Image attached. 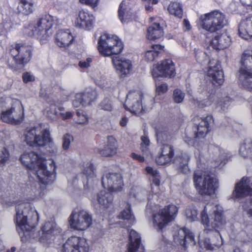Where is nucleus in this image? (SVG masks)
Wrapping results in <instances>:
<instances>
[{
    "instance_id": "32",
    "label": "nucleus",
    "mask_w": 252,
    "mask_h": 252,
    "mask_svg": "<svg viewBox=\"0 0 252 252\" xmlns=\"http://www.w3.org/2000/svg\"><path fill=\"white\" fill-rule=\"evenodd\" d=\"M128 7L127 2L123 1L120 4L118 9V16L119 19L122 23H128L132 20L133 17L132 12Z\"/></svg>"
},
{
    "instance_id": "64",
    "label": "nucleus",
    "mask_w": 252,
    "mask_h": 252,
    "mask_svg": "<svg viewBox=\"0 0 252 252\" xmlns=\"http://www.w3.org/2000/svg\"><path fill=\"white\" fill-rule=\"evenodd\" d=\"M88 118L87 116L84 114L81 113V116L80 117H79L77 123L79 124H86L88 123Z\"/></svg>"
},
{
    "instance_id": "23",
    "label": "nucleus",
    "mask_w": 252,
    "mask_h": 252,
    "mask_svg": "<svg viewBox=\"0 0 252 252\" xmlns=\"http://www.w3.org/2000/svg\"><path fill=\"white\" fill-rule=\"evenodd\" d=\"M59 232L56 223L53 221H47L42 227L41 232H39L38 240L44 245L48 243V241L51 238L52 235Z\"/></svg>"
},
{
    "instance_id": "3",
    "label": "nucleus",
    "mask_w": 252,
    "mask_h": 252,
    "mask_svg": "<svg viewBox=\"0 0 252 252\" xmlns=\"http://www.w3.org/2000/svg\"><path fill=\"white\" fill-rule=\"evenodd\" d=\"M39 217L32 205L28 202H22L16 206L15 221L17 230L20 233L31 231L37 224Z\"/></svg>"
},
{
    "instance_id": "56",
    "label": "nucleus",
    "mask_w": 252,
    "mask_h": 252,
    "mask_svg": "<svg viewBox=\"0 0 252 252\" xmlns=\"http://www.w3.org/2000/svg\"><path fill=\"white\" fill-rule=\"evenodd\" d=\"M157 56V54L150 49L145 53V59L148 62H152Z\"/></svg>"
},
{
    "instance_id": "12",
    "label": "nucleus",
    "mask_w": 252,
    "mask_h": 252,
    "mask_svg": "<svg viewBox=\"0 0 252 252\" xmlns=\"http://www.w3.org/2000/svg\"><path fill=\"white\" fill-rule=\"evenodd\" d=\"M32 47L25 44H16L10 49V53L13 57L16 64L23 65L27 63L32 57Z\"/></svg>"
},
{
    "instance_id": "47",
    "label": "nucleus",
    "mask_w": 252,
    "mask_h": 252,
    "mask_svg": "<svg viewBox=\"0 0 252 252\" xmlns=\"http://www.w3.org/2000/svg\"><path fill=\"white\" fill-rule=\"evenodd\" d=\"M9 153L4 147H0V166L4 165L8 160Z\"/></svg>"
},
{
    "instance_id": "18",
    "label": "nucleus",
    "mask_w": 252,
    "mask_h": 252,
    "mask_svg": "<svg viewBox=\"0 0 252 252\" xmlns=\"http://www.w3.org/2000/svg\"><path fill=\"white\" fill-rule=\"evenodd\" d=\"M97 93L95 90L88 89L83 93L76 94L73 100L72 105L74 107H78L81 105H89L95 101Z\"/></svg>"
},
{
    "instance_id": "6",
    "label": "nucleus",
    "mask_w": 252,
    "mask_h": 252,
    "mask_svg": "<svg viewBox=\"0 0 252 252\" xmlns=\"http://www.w3.org/2000/svg\"><path fill=\"white\" fill-rule=\"evenodd\" d=\"M193 179L195 188L199 193L202 195H211L214 194L218 187V180L205 173L195 171Z\"/></svg>"
},
{
    "instance_id": "52",
    "label": "nucleus",
    "mask_w": 252,
    "mask_h": 252,
    "mask_svg": "<svg viewBox=\"0 0 252 252\" xmlns=\"http://www.w3.org/2000/svg\"><path fill=\"white\" fill-rule=\"evenodd\" d=\"M47 146V150L49 152L53 155H56L58 152V147L53 142V140L50 136V140L46 143V146Z\"/></svg>"
},
{
    "instance_id": "43",
    "label": "nucleus",
    "mask_w": 252,
    "mask_h": 252,
    "mask_svg": "<svg viewBox=\"0 0 252 252\" xmlns=\"http://www.w3.org/2000/svg\"><path fill=\"white\" fill-rule=\"evenodd\" d=\"M146 173L153 177V183L156 186L160 184V175L159 172L151 166H147L145 168Z\"/></svg>"
},
{
    "instance_id": "45",
    "label": "nucleus",
    "mask_w": 252,
    "mask_h": 252,
    "mask_svg": "<svg viewBox=\"0 0 252 252\" xmlns=\"http://www.w3.org/2000/svg\"><path fill=\"white\" fill-rule=\"evenodd\" d=\"M156 135L158 142L162 143L167 141L169 136L167 131L165 129L158 128L157 129Z\"/></svg>"
},
{
    "instance_id": "31",
    "label": "nucleus",
    "mask_w": 252,
    "mask_h": 252,
    "mask_svg": "<svg viewBox=\"0 0 252 252\" xmlns=\"http://www.w3.org/2000/svg\"><path fill=\"white\" fill-rule=\"evenodd\" d=\"M231 42L230 37L226 34H221L216 36L212 40L211 44L212 47L216 50H223L228 47Z\"/></svg>"
},
{
    "instance_id": "17",
    "label": "nucleus",
    "mask_w": 252,
    "mask_h": 252,
    "mask_svg": "<svg viewBox=\"0 0 252 252\" xmlns=\"http://www.w3.org/2000/svg\"><path fill=\"white\" fill-rule=\"evenodd\" d=\"M114 68L121 78L127 77L132 71V61L124 57H117L113 59Z\"/></svg>"
},
{
    "instance_id": "40",
    "label": "nucleus",
    "mask_w": 252,
    "mask_h": 252,
    "mask_svg": "<svg viewBox=\"0 0 252 252\" xmlns=\"http://www.w3.org/2000/svg\"><path fill=\"white\" fill-rule=\"evenodd\" d=\"M215 100V96L210 94L206 99L199 100L197 99L192 98L191 100L192 103L196 106L203 108L210 106Z\"/></svg>"
},
{
    "instance_id": "14",
    "label": "nucleus",
    "mask_w": 252,
    "mask_h": 252,
    "mask_svg": "<svg viewBox=\"0 0 252 252\" xmlns=\"http://www.w3.org/2000/svg\"><path fill=\"white\" fill-rule=\"evenodd\" d=\"M142 93L139 91H130L127 94L125 106L128 110L135 114L145 111L142 104Z\"/></svg>"
},
{
    "instance_id": "48",
    "label": "nucleus",
    "mask_w": 252,
    "mask_h": 252,
    "mask_svg": "<svg viewBox=\"0 0 252 252\" xmlns=\"http://www.w3.org/2000/svg\"><path fill=\"white\" fill-rule=\"evenodd\" d=\"M73 140V136L68 134H65L63 137L62 148L64 150H67L70 147L71 143Z\"/></svg>"
},
{
    "instance_id": "15",
    "label": "nucleus",
    "mask_w": 252,
    "mask_h": 252,
    "mask_svg": "<svg viewBox=\"0 0 252 252\" xmlns=\"http://www.w3.org/2000/svg\"><path fill=\"white\" fill-rule=\"evenodd\" d=\"M89 246L85 239L73 236L63 244L62 252H89Z\"/></svg>"
},
{
    "instance_id": "37",
    "label": "nucleus",
    "mask_w": 252,
    "mask_h": 252,
    "mask_svg": "<svg viewBox=\"0 0 252 252\" xmlns=\"http://www.w3.org/2000/svg\"><path fill=\"white\" fill-rule=\"evenodd\" d=\"M119 217L123 220V227H128L131 225L134 221V218L130 209V206L127 205V208L124 210L119 215Z\"/></svg>"
},
{
    "instance_id": "20",
    "label": "nucleus",
    "mask_w": 252,
    "mask_h": 252,
    "mask_svg": "<svg viewBox=\"0 0 252 252\" xmlns=\"http://www.w3.org/2000/svg\"><path fill=\"white\" fill-rule=\"evenodd\" d=\"M210 66L207 71V76L214 85H221L224 81L223 73L220 63L218 62H209Z\"/></svg>"
},
{
    "instance_id": "63",
    "label": "nucleus",
    "mask_w": 252,
    "mask_h": 252,
    "mask_svg": "<svg viewBox=\"0 0 252 252\" xmlns=\"http://www.w3.org/2000/svg\"><path fill=\"white\" fill-rule=\"evenodd\" d=\"M141 189L137 187H133L131 189L130 194L135 198L139 197V193L141 192Z\"/></svg>"
},
{
    "instance_id": "61",
    "label": "nucleus",
    "mask_w": 252,
    "mask_h": 252,
    "mask_svg": "<svg viewBox=\"0 0 252 252\" xmlns=\"http://www.w3.org/2000/svg\"><path fill=\"white\" fill-rule=\"evenodd\" d=\"M157 55L163 51L164 46L158 44L153 45L150 48Z\"/></svg>"
},
{
    "instance_id": "4",
    "label": "nucleus",
    "mask_w": 252,
    "mask_h": 252,
    "mask_svg": "<svg viewBox=\"0 0 252 252\" xmlns=\"http://www.w3.org/2000/svg\"><path fill=\"white\" fill-rule=\"evenodd\" d=\"M0 107L3 108L0 116L3 122L17 125L23 121L24 109L19 99L1 98Z\"/></svg>"
},
{
    "instance_id": "33",
    "label": "nucleus",
    "mask_w": 252,
    "mask_h": 252,
    "mask_svg": "<svg viewBox=\"0 0 252 252\" xmlns=\"http://www.w3.org/2000/svg\"><path fill=\"white\" fill-rule=\"evenodd\" d=\"M189 159V156L187 154H181L176 158L175 163L178 172L185 174L190 172L188 166Z\"/></svg>"
},
{
    "instance_id": "34",
    "label": "nucleus",
    "mask_w": 252,
    "mask_h": 252,
    "mask_svg": "<svg viewBox=\"0 0 252 252\" xmlns=\"http://www.w3.org/2000/svg\"><path fill=\"white\" fill-rule=\"evenodd\" d=\"M117 148V141L112 136H108L107 144L103 149L100 150V154L104 157H110L115 155Z\"/></svg>"
},
{
    "instance_id": "7",
    "label": "nucleus",
    "mask_w": 252,
    "mask_h": 252,
    "mask_svg": "<svg viewBox=\"0 0 252 252\" xmlns=\"http://www.w3.org/2000/svg\"><path fill=\"white\" fill-rule=\"evenodd\" d=\"M97 48L103 56H110L120 54L123 50V44L117 36L104 33L99 37Z\"/></svg>"
},
{
    "instance_id": "19",
    "label": "nucleus",
    "mask_w": 252,
    "mask_h": 252,
    "mask_svg": "<svg viewBox=\"0 0 252 252\" xmlns=\"http://www.w3.org/2000/svg\"><path fill=\"white\" fill-rule=\"evenodd\" d=\"M173 242L177 245H181L186 248L188 245H194V236L189 230L186 228L180 229L174 232Z\"/></svg>"
},
{
    "instance_id": "29",
    "label": "nucleus",
    "mask_w": 252,
    "mask_h": 252,
    "mask_svg": "<svg viewBox=\"0 0 252 252\" xmlns=\"http://www.w3.org/2000/svg\"><path fill=\"white\" fill-rule=\"evenodd\" d=\"M238 32L240 36L245 39H248L252 36V15L241 21Z\"/></svg>"
},
{
    "instance_id": "24",
    "label": "nucleus",
    "mask_w": 252,
    "mask_h": 252,
    "mask_svg": "<svg viewBox=\"0 0 252 252\" xmlns=\"http://www.w3.org/2000/svg\"><path fill=\"white\" fill-rule=\"evenodd\" d=\"M248 195H252V182L248 178H243L241 181L236 185L235 190L232 193V197L237 198Z\"/></svg>"
},
{
    "instance_id": "51",
    "label": "nucleus",
    "mask_w": 252,
    "mask_h": 252,
    "mask_svg": "<svg viewBox=\"0 0 252 252\" xmlns=\"http://www.w3.org/2000/svg\"><path fill=\"white\" fill-rule=\"evenodd\" d=\"M101 109L104 111H111L113 105L112 101L108 98H105L100 104Z\"/></svg>"
},
{
    "instance_id": "30",
    "label": "nucleus",
    "mask_w": 252,
    "mask_h": 252,
    "mask_svg": "<svg viewBox=\"0 0 252 252\" xmlns=\"http://www.w3.org/2000/svg\"><path fill=\"white\" fill-rule=\"evenodd\" d=\"M96 199L100 209H107L113 206V196L111 193L105 190H101L97 193Z\"/></svg>"
},
{
    "instance_id": "49",
    "label": "nucleus",
    "mask_w": 252,
    "mask_h": 252,
    "mask_svg": "<svg viewBox=\"0 0 252 252\" xmlns=\"http://www.w3.org/2000/svg\"><path fill=\"white\" fill-rule=\"evenodd\" d=\"M186 214L187 219L190 221H195L198 219V212L195 208L187 209Z\"/></svg>"
},
{
    "instance_id": "8",
    "label": "nucleus",
    "mask_w": 252,
    "mask_h": 252,
    "mask_svg": "<svg viewBox=\"0 0 252 252\" xmlns=\"http://www.w3.org/2000/svg\"><path fill=\"white\" fill-rule=\"evenodd\" d=\"M200 21L201 27L210 32L220 30L226 24L225 15L218 10L201 15Z\"/></svg>"
},
{
    "instance_id": "21",
    "label": "nucleus",
    "mask_w": 252,
    "mask_h": 252,
    "mask_svg": "<svg viewBox=\"0 0 252 252\" xmlns=\"http://www.w3.org/2000/svg\"><path fill=\"white\" fill-rule=\"evenodd\" d=\"M94 20V17L92 14L81 10L79 11L74 24L79 29L90 30L93 27Z\"/></svg>"
},
{
    "instance_id": "38",
    "label": "nucleus",
    "mask_w": 252,
    "mask_h": 252,
    "mask_svg": "<svg viewBox=\"0 0 252 252\" xmlns=\"http://www.w3.org/2000/svg\"><path fill=\"white\" fill-rule=\"evenodd\" d=\"M215 152L218 156L219 159H216L215 161V166H223L229 158V154L225 150L219 147H215Z\"/></svg>"
},
{
    "instance_id": "16",
    "label": "nucleus",
    "mask_w": 252,
    "mask_h": 252,
    "mask_svg": "<svg viewBox=\"0 0 252 252\" xmlns=\"http://www.w3.org/2000/svg\"><path fill=\"white\" fill-rule=\"evenodd\" d=\"M152 73L154 78H172L176 74L175 65L172 60H164L153 66Z\"/></svg>"
},
{
    "instance_id": "11",
    "label": "nucleus",
    "mask_w": 252,
    "mask_h": 252,
    "mask_svg": "<svg viewBox=\"0 0 252 252\" xmlns=\"http://www.w3.org/2000/svg\"><path fill=\"white\" fill-rule=\"evenodd\" d=\"M70 227L77 230H85L92 224L91 214L84 210L74 211L69 218Z\"/></svg>"
},
{
    "instance_id": "55",
    "label": "nucleus",
    "mask_w": 252,
    "mask_h": 252,
    "mask_svg": "<svg viewBox=\"0 0 252 252\" xmlns=\"http://www.w3.org/2000/svg\"><path fill=\"white\" fill-rule=\"evenodd\" d=\"M142 143L141 144V149L143 152H146L148 149L150 145V140L146 135H143L141 138Z\"/></svg>"
},
{
    "instance_id": "44",
    "label": "nucleus",
    "mask_w": 252,
    "mask_h": 252,
    "mask_svg": "<svg viewBox=\"0 0 252 252\" xmlns=\"http://www.w3.org/2000/svg\"><path fill=\"white\" fill-rule=\"evenodd\" d=\"M21 7L23 9L22 12L26 15L32 13L33 10L32 0H23L21 2Z\"/></svg>"
},
{
    "instance_id": "26",
    "label": "nucleus",
    "mask_w": 252,
    "mask_h": 252,
    "mask_svg": "<svg viewBox=\"0 0 252 252\" xmlns=\"http://www.w3.org/2000/svg\"><path fill=\"white\" fill-rule=\"evenodd\" d=\"M174 155L173 147L170 145L163 144L160 148V153L156 159V162L162 165L170 163Z\"/></svg>"
},
{
    "instance_id": "5",
    "label": "nucleus",
    "mask_w": 252,
    "mask_h": 252,
    "mask_svg": "<svg viewBox=\"0 0 252 252\" xmlns=\"http://www.w3.org/2000/svg\"><path fill=\"white\" fill-rule=\"evenodd\" d=\"M53 21L52 16L46 15L35 23L29 25L28 28L25 29L24 32L29 36H34L43 43L48 40L52 33Z\"/></svg>"
},
{
    "instance_id": "10",
    "label": "nucleus",
    "mask_w": 252,
    "mask_h": 252,
    "mask_svg": "<svg viewBox=\"0 0 252 252\" xmlns=\"http://www.w3.org/2000/svg\"><path fill=\"white\" fill-rule=\"evenodd\" d=\"M178 209L173 204L165 206L163 209L153 215L154 227L158 230H162L170 221H172L177 214Z\"/></svg>"
},
{
    "instance_id": "27",
    "label": "nucleus",
    "mask_w": 252,
    "mask_h": 252,
    "mask_svg": "<svg viewBox=\"0 0 252 252\" xmlns=\"http://www.w3.org/2000/svg\"><path fill=\"white\" fill-rule=\"evenodd\" d=\"M144 247L141 244V236L135 230L129 232V242L126 252H143Z\"/></svg>"
},
{
    "instance_id": "58",
    "label": "nucleus",
    "mask_w": 252,
    "mask_h": 252,
    "mask_svg": "<svg viewBox=\"0 0 252 252\" xmlns=\"http://www.w3.org/2000/svg\"><path fill=\"white\" fill-rule=\"evenodd\" d=\"M22 78L25 83L33 81L35 79L34 76L31 73L28 72L23 74Z\"/></svg>"
},
{
    "instance_id": "50",
    "label": "nucleus",
    "mask_w": 252,
    "mask_h": 252,
    "mask_svg": "<svg viewBox=\"0 0 252 252\" xmlns=\"http://www.w3.org/2000/svg\"><path fill=\"white\" fill-rule=\"evenodd\" d=\"M173 100L177 103H181L185 97L184 93L179 89H176L173 92Z\"/></svg>"
},
{
    "instance_id": "46",
    "label": "nucleus",
    "mask_w": 252,
    "mask_h": 252,
    "mask_svg": "<svg viewBox=\"0 0 252 252\" xmlns=\"http://www.w3.org/2000/svg\"><path fill=\"white\" fill-rule=\"evenodd\" d=\"M231 99L230 97L226 96L221 99L217 104V107L220 108V109L223 112L225 111L228 109V107L231 104Z\"/></svg>"
},
{
    "instance_id": "53",
    "label": "nucleus",
    "mask_w": 252,
    "mask_h": 252,
    "mask_svg": "<svg viewBox=\"0 0 252 252\" xmlns=\"http://www.w3.org/2000/svg\"><path fill=\"white\" fill-rule=\"evenodd\" d=\"M79 1L81 4L89 6L94 9L98 6L100 0H79Z\"/></svg>"
},
{
    "instance_id": "13",
    "label": "nucleus",
    "mask_w": 252,
    "mask_h": 252,
    "mask_svg": "<svg viewBox=\"0 0 252 252\" xmlns=\"http://www.w3.org/2000/svg\"><path fill=\"white\" fill-rule=\"evenodd\" d=\"M102 184L104 189L110 191H121L124 187L122 176L118 173H106L102 177Z\"/></svg>"
},
{
    "instance_id": "25",
    "label": "nucleus",
    "mask_w": 252,
    "mask_h": 252,
    "mask_svg": "<svg viewBox=\"0 0 252 252\" xmlns=\"http://www.w3.org/2000/svg\"><path fill=\"white\" fill-rule=\"evenodd\" d=\"M197 126L196 137L204 138L209 131L210 124L213 122L212 117L208 115L204 117H195L193 119Z\"/></svg>"
},
{
    "instance_id": "41",
    "label": "nucleus",
    "mask_w": 252,
    "mask_h": 252,
    "mask_svg": "<svg viewBox=\"0 0 252 252\" xmlns=\"http://www.w3.org/2000/svg\"><path fill=\"white\" fill-rule=\"evenodd\" d=\"M169 12L175 16L181 18L183 15V10L181 4L177 2H171L168 7Z\"/></svg>"
},
{
    "instance_id": "54",
    "label": "nucleus",
    "mask_w": 252,
    "mask_h": 252,
    "mask_svg": "<svg viewBox=\"0 0 252 252\" xmlns=\"http://www.w3.org/2000/svg\"><path fill=\"white\" fill-rule=\"evenodd\" d=\"M243 207L244 210L249 215V217L252 218V197L245 202Z\"/></svg>"
},
{
    "instance_id": "62",
    "label": "nucleus",
    "mask_w": 252,
    "mask_h": 252,
    "mask_svg": "<svg viewBox=\"0 0 252 252\" xmlns=\"http://www.w3.org/2000/svg\"><path fill=\"white\" fill-rule=\"evenodd\" d=\"M47 111V114L49 117L52 118L54 117V116L57 115V111L55 106H51L49 109H48Z\"/></svg>"
},
{
    "instance_id": "42",
    "label": "nucleus",
    "mask_w": 252,
    "mask_h": 252,
    "mask_svg": "<svg viewBox=\"0 0 252 252\" xmlns=\"http://www.w3.org/2000/svg\"><path fill=\"white\" fill-rule=\"evenodd\" d=\"M82 173L87 178H92L94 176V168L89 161L84 162L81 166Z\"/></svg>"
},
{
    "instance_id": "22",
    "label": "nucleus",
    "mask_w": 252,
    "mask_h": 252,
    "mask_svg": "<svg viewBox=\"0 0 252 252\" xmlns=\"http://www.w3.org/2000/svg\"><path fill=\"white\" fill-rule=\"evenodd\" d=\"M151 21H155L147 30L148 39L150 40H155L163 36V27L165 22L160 18H151Z\"/></svg>"
},
{
    "instance_id": "60",
    "label": "nucleus",
    "mask_w": 252,
    "mask_h": 252,
    "mask_svg": "<svg viewBox=\"0 0 252 252\" xmlns=\"http://www.w3.org/2000/svg\"><path fill=\"white\" fill-rule=\"evenodd\" d=\"M249 11H252V0H240Z\"/></svg>"
},
{
    "instance_id": "2",
    "label": "nucleus",
    "mask_w": 252,
    "mask_h": 252,
    "mask_svg": "<svg viewBox=\"0 0 252 252\" xmlns=\"http://www.w3.org/2000/svg\"><path fill=\"white\" fill-rule=\"evenodd\" d=\"M20 159L25 166L35 173L41 184L50 185L55 181L56 166L54 160H50L47 166L45 158L34 152L23 153Z\"/></svg>"
},
{
    "instance_id": "57",
    "label": "nucleus",
    "mask_w": 252,
    "mask_h": 252,
    "mask_svg": "<svg viewBox=\"0 0 252 252\" xmlns=\"http://www.w3.org/2000/svg\"><path fill=\"white\" fill-rule=\"evenodd\" d=\"M168 90L167 85L165 83L157 85L156 91L158 94H163L167 92Z\"/></svg>"
},
{
    "instance_id": "9",
    "label": "nucleus",
    "mask_w": 252,
    "mask_h": 252,
    "mask_svg": "<svg viewBox=\"0 0 252 252\" xmlns=\"http://www.w3.org/2000/svg\"><path fill=\"white\" fill-rule=\"evenodd\" d=\"M50 133L48 128H43L41 125H39L25 130V141L31 146H45L46 143L50 140Z\"/></svg>"
},
{
    "instance_id": "28",
    "label": "nucleus",
    "mask_w": 252,
    "mask_h": 252,
    "mask_svg": "<svg viewBox=\"0 0 252 252\" xmlns=\"http://www.w3.org/2000/svg\"><path fill=\"white\" fill-rule=\"evenodd\" d=\"M73 41V37L68 30H59L55 36V42L60 48H66Z\"/></svg>"
},
{
    "instance_id": "36",
    "label": "nucleus",
    "mask_w": 252,
    "mask_h": 252,
    "mask_svg": "<svg viewBox=\"0 0 252 252\" xmlns=\"http://www.w3.org/2000/svg\"><path fill=\"white\" fill-rule=\"evenodd\" d=\"M239 81L240 84L245 89L252 92V72L239 74Z\"/></svg>"
},
{
    "instance_id": "1",
    "label": "nucleus",
    "mask_w": 252,
    "mask_h": 252,
    "mask_svg": "<svg viewBox=\"0 0 252 252\" xmlns=\"http://www.w3.org/2000/svg\"><path fill=\"white\" fill-rule=\"evenodd\" d=\"M200 216L204 226L203 231L199 235L200 247L207 250L214 249L213 246L219 248L222 244V240L219 232L214 230L222 228L226 223L222 208L218 204L208 203L201 211Z\"/></svg>"
},
{
    "instance_id": "39",
    "label": "nucleus",
    "mask_w": 252,
    "mask_h": 252,
    "mask_svg": "<svg viewBox=\"0 0 252 252\" xmlns=\"http://www.w3.org/2000/svg\"><path fill=\"white\" fill-rule=\"evenodd\" d=\"M239 153L244 158H252V142L249 140L246 141L241 145Z\"/></svg>"
},
{
    "instance_id": "59",
    "label": "nucleus",
    "mask_w": 252,
    "mask_h": 252,
    "mask_svg": "<svg viewBox=\"0 0 252 252\" xmlns=\"http://www.w3.org/2000/svg\"><path fill=\"white\" fill-rule=\"evenodd\" d=\"M92 60L91 58H88L85 61H81L79 62V66L82 68H88L90 66V63Z\"/></svg>"
},
{
    "instance_id": "35",
    "label": "nucleus",
    "mask_w": 252,
    "mask_h": 252,
    "mask_svg": "<svg viewBox=\"0 0 252 252\" xmlns=\"http://www.w3.org/2000/svg\"><path fill=\"white\" fill-rule=\"evenodd\" d=\"M252 72V54L248 55L245 53L242 55L241 58V66L239 70V74Z\"/></svg>"
}]
</instances>
